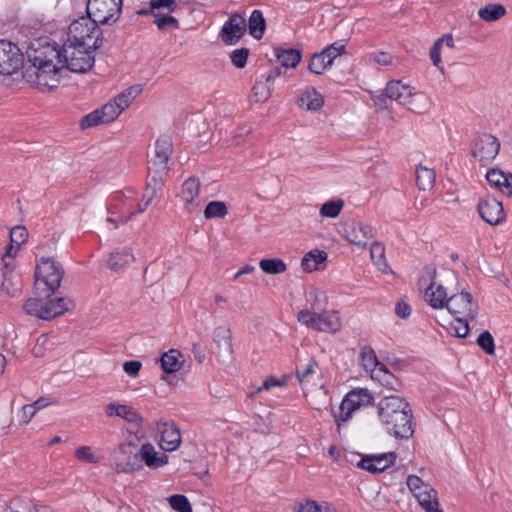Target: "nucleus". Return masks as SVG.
<instances>
[{
  "mask_svg": "<svg viewBox=\"0 0 512 512\" xmlns=\"http://www.w3.org/2000/svg\"><path fill=\"white\" fill-rule=\"evenodd\" d=\"M413 414L409 403L399 395H386V429L396 438H410Z\"/></svg>",
  "mask_w": 512,
  "mask_h": 512,
  "instance_id": "1",
  "label": "nucleus"
},
{
  "mask_svg": "<svg viewBox=\"0 0 512 512\" xmlns=\"http://www.w3.org/2000/svg\"><path fill=\"white\" fill-rule=\"evenodd\" d=\"M386 98L415 114L427 113L431 108V100L426 94L415 91L413 87L399 80L389 81L386 84Z\"/></svg>",
  "mask_w": 512,
  "mask_h": 512,
  "instance_id": "2",
  "label": "nucleus"
},
{
  "mask_svg": "<svg viewBox=\"0 0 512 512\" xmlns=\"http://www.w3.org/2000/svg\"><path fill=\"white\" fill-rule=\"evenodd\" d=\"M99 23L94 21L88 14L74 20L68 28V40L85 49L96 50L102 44Z\"/></svg>",
  "mask_w": 512,
  "mask_h": 512,
  "instance_id": "3",
  "label": "nucleus"
},
{
  "mask_svg": "<svg viewBox=\"0 0 512 512\" xmlns=\"http://www.w3.org/2000/svg\"><path fill=\"white\" fill-rule=\"evenodd\" d=\"M172 152L173 144L169 136H161L156 140L154 152L148 160V174L155 186H162L169 171L168 163Z\"/></svg>",
  "mask_w": 512,
  "mask_h": 512,
  "instance_id": "4",
  "label": "nucleus"
},
{
  "mask_svg": "<svg viewBox=\"0 0 512 512\" xmlns=\"http://www.w3.org/2000/svg\"><path fill=\"white\" fill-rule=\"evenodd\" d=\"M297 320L307 328L324 333H336L342 327L339 313L335 310L311 311L302 309L297 313Z\"/></svg>",
  "mask_w": 512,
  "mask_h": 512,
  "instance_id": "5",
  "label": "nucleus"
},
{
  "mask_svg": "<svg viewBox=\"0 0 512 512\" xmlns=\"http://www.w3.org/2000/svg\"><path fill=\"white\" fill-rule=\"evenodd\" d=\"M64 275L62 266L52 258H41L36 266L35 285L37 290L49 297L61 285Z\"/></svg>",
  "mask_w": 512,
  "mask_h": 512,
  "instance_id": "6",
  "label": "nucleus"
},
{
  "mask_svg": "<svg viewBox=\"0 0 512 512\" xmlns=\"http://www.w3.org/2000/svg\"><path fill=\"white\" fill-rule=\"evenodd\" d=\"M94 49H85L67 41L60 49L59 62L74 73H85L94 65Z\"/></svg>",
  "mask_w": 512,
  "mask_h": 512,
  "instance_id": "7",
  "label": "nucleus"
},
{
  "mask_svg": "<svg viewBox=\"0 0 512 512\" xmlns=\"http://www.w3.org/2000/svg\"><path fill=\"white\" fill-rule=\"evenodd\" d=\"M372 401L373 396L367 389L356 388L349 391L342 399L338 410L332 412L338 430L343 423L353 417L357 410L371 405Z\"/></svg>",
  "mask_w": 512,
  "mask_h": 512,
  "instance_id": "8",
  "label": "nucleus"
},
{
  "mask_svg": "<svg viewBox=\"0 0 512 512\" xmlns=\"http://www.w3.org/2000/svg\"><path fill=\"white\" fill-rule=\"evenodd\" d=\"M23 77L26 82L38 88L52 90L58 87L61 80V69L55 63L25 66Z\"/></svg>",
  "mask_w": 512,
  "mask_h": 512,
  "instance_id": "9",
  "label": "nucleus"
},
{
  "mask_svg": "<svg viewBox=\"0 0 512 512\" xmlns=\"http://www.w3.org/2000/svg\"><path fill=\"white\" fill-rule=\"evenodd\" d=\"M418 284L420 289L424 291V300L433 309L447 307V292L441 283L436 282V270L434 268L427 267L419 278Z\"/></svg>",
  "mask_w": 512,
  "mask_h": 512,
  "instance_id": "10",
  "label": "nucleus"
},
{
  "mask_svg": "<svg viewBox=\"0 0 512 512\" xmlns=\"http://www.w3.org/2000/svg\"><path fill=\"white\" fill-rule=\"evenodd\" d=\"M407 486L425 512H442L437 500V492L420 477H407Z\"/></svg>",
  "mask_w": 512,
  "mask_h": 512,
  "instance_id": "11",
  "label": "nucleus"
},
{
  "mask_svg": "<svg viewBox=\"0 0 512 512\" xmlns=\"http://www.w3.org/2000/svg\"><path fill=\"white\" fill-rule=\"evenodd\" d=\"M122 0H89L87 14L97 23L115 22L121 12Z\"/></svg>",
  "mask_w": 512,
  "mask_h": 512,
  "instance_id": "12",
  "label": "nucleus"
},
{
  "mask_svg": "<svg viewBox=\"0 0 512 512\" xmlns=\"http://www.w3.org/2000/svg\"><path fill=\"white\" fill-rule=\"evenodd\" d=\"M446 308L455 320H473L478 314L477 303L465 291L451 295Z\"/></svg>",
  "mask_w": 512,
  "mask_h": 512,
  "instance_id": "13",
  "label": "nucleus"
},
{
  "mask_svg": "<svg viewBox=\"0 0 512 512\" xmlns=\"http://www.w3.org/2000/svg\"><path fill=\"white\" fill-rule=\"evenodd\" d=\"M139 449L132 442L120 444L114 451L115 469L118 473H130L141 469Z\"/></svg>",
  "mask_w": 512,
  "mask_h": 512,
  "instance_id": "14",
  "label": "nucleus"
},
{
  "mask_svg": "<svg viewBox=\"0 0 512 512\" xmlns=\"http://www.w3.org/2000/svg\"><path fill=\"white\" fill-rule=\"evenodd\" d=\"M23 64V54L14 43L0 40V74L12 75Z\"/></svg>",
  "mask_w": 512,
  "mask_h": 512,
  "instance_id": "15",
  "label": "nucleus"
},
{
  "mask_svg": "<svg viewBox=\"0 0 512 512\" xmlns=\"http://www.w3.org/2000/svg\"><path fill=\"white\" fill-rule=\"evenodd\" d=\"M27 64L26 66H36L41 64L54 63V60L59 61L60 49L56 46L46 42L42 44L40 41L32 43L27 51Z\"/></svg>",
  "mask_w": 512,
  "mask_h": 512,
  "instance_id": "16",
  "label": "nucleus"
},
{
  "mask_svg": "<svg viewBox=\"0 0 512 512\" xmlns=\"http://www.w3.org/2000/svg\"><path fill=\"white\" fill-rule=\"evenodd\" d=\"M135 196L136 193L132 189L114 193L107 203L108 213L110 215H131L132 217L135 214L133 212Z\"/></svg>",
  "mask_w": 512,
  "mask_h": 512,
  "instance_id": "17",
  "label": "nucleus"
},
{
  "mask_svg": "<svg viewBox=\"0 0 512 512\" xmlns=\"http://www.w3.org/2000/svg\"><path fill=\"white\" fill-rule=\"evenodd\" d=\"M500 148L498 139L491 134L480 135L473 146L472 155L480 162H488L493 160Z\"/></svg>",
  "mask_w": 512,
  "mask_h": 512,
  "instance_id": "18",
  "label": "nucleus"
},
{
  "mask_svg": "<svg viewBox=\"0 0 512 512\" xmlns=\"http://www.w3.org/2000/svg\"><path fill=\"white\" fill-rule=\"evenodd\" d=\"M477 208L480 217L490 225H498L505 219L502 203L492 196L481 199Z\"/></svg>",
  "mask_w": 512,
  "mask_h": 512,
  "instance_id": "19",
  "label": "nucleus"
},
{
  "mask_svg": "<svg viewBox=\"0 0 512 512\" xmlns=\"http://www.w3.org/2000/svg\"><path fill=\"white\" fill-rule=\"evenodd\" d=\"M108 417L117 416L125 420L131 429L137 433L143 424V417L133 407L125 404L109 403L105 406Z\"/></svg>",
  "mask_w": 512,
  "mask_h": 512,
  "instance_id": "20",
  "label": "nucleus"
},
{
  "mask_svg": "<svg viewBox=\"0 0 512 512\" xmlns=\"http://www.w3.org/2000/svg\"><path fill=\"white\" fill-rule=\"evenodd\" d=\"M157 431L160 434V447L167 452L178 449L181 444V433L174 422H157Z\"/></svg>",
  "mask_w": 512,
  "mask_h": 512,
  "instance_id": "21",
  "label": "nucleus"
},
{
  "mask_svg": "<svg viewBox=\"0 0 512 512\" xmlns=\"http://www.w3.org/2000/svg\"><path fill=\"white\" fill-rule=\"evenodd\" d=\"M246 20L240 14H233L224 23L220 37L226 44H234L238 42L246 32Z\"/></svg>",
  "mask_w": 512,
  "mask_h": 512,
  "instance_id": "22",
  "label": "nucleus"
},
{
  "mask_svg": "<svg viewBox=\"0 0 512 512\" xmlns=\"http://www.w3.org/2000/svg\"><path fill=\"white\" fill-rule=\"evenodd\" d=\"M360 364L363 369L369 373L374 380H381V374L384 371V364L379 362L374 350L364 346L360 351Z\"/></svg>",
  "mask_w": 512,
  "mask_h": 512,
  "instance_id": "23",
  "label": "nucleus"
},
{
  "mask_svg": "<svg viewBox=\"0 0 512 512\" xmlns=\"http://www.w3.org/2000/svg\"><path fill=\"white\" fill-rule=\"evenodd\" d=\"M200 181L196 177H189L182 184L181 198L188 212H192L199 206Z\"/></svg>",
  "mask_w": 512,
  "mask_h": 512,
  "instance_id": "24",
  "label": "nucleus"
},
{
  "mask_svg": "<svg viewBox=\"0 0 512 512\" xmlns=\"http://www.w3.org/2000/svg\"><path fill=\"white\" fill-rule=\"evenodd\" d=\"M345 238L352 244L365 246L372 239V228L361 222L352 223L344 229Z\"/></svg>",
  "mask_w": 512,
  "mask_h": 512,
  "instance_id": "25",
  "label": "nucleus"
},
{
  "mask_svg": "<svg viewBox=\"0 0 512 512\" xmlns=\"http://www.w3.org/2000/svg\"><path fill=\"white\" fill-rule=\"evenodd\" d=\"M139 453L140 463L144 462L150 469H158L168 463V456L157 452L150 443L143 444L139 449Z\"/></svg>",
  "mask_w": 512,
  "mask_h": 512,
  "instance_id": "26",
  "label": "nucleus"
},
{
  "mask_svg": "<svg viewBox=\"0 0 512 512\" xmlns=\"http://www.w3.org/2000/svg\"><path fill=\"white\" fill-rule=\"evenodd\" d=\"M135 261L132 249L123 247L116 249L108 258L107 264L110 270L118 272Z\"/></svg>",
  "mask_w": 512,
  "mask_h": 512,
  "instance_id": "27",
  "label": "nucleus"
},
{
  "mask_svg": "<svg viewBox=\"0 0 512 512\" xmlns=\"http://www.w3.org/2000/svg\"><path fill=\"white\" fill-rule=\"evenodd\" d=\"M73 307L74 303L69 298L60 297L56 299H49L45 301L46 320H51L57 316L63 315Z\"/></svg>",
  "mask_w": 512,
  "mask_h": 512,
  "instance_id": "28",
  "label": "nucleus"
},
{
  "mask_svg": "<svg viewBox=\"0 0 512 512\" xmlns=\"http://www.w3.org/2000/svg\"><path fill=\"white\" fill-rule=\"evenodd\" d=\"M297 103L300 108L316 111L323 106L324 100L315 88L309 87L299 96Z\"/></svg>",
  "mask_w": 512,
  "mask_h": 512,
  "instance_id": "29",
  "label": "nucleus"
},
{
  "mask_svg": "<svg viewBox=\"0 0 512 512\" xmlns=\"http://www.w3.org/2000/svg\"><path fill=\"white\" fill-rule=\"evenodd\" d=\"M160 362L165 373H175L179 371L183 365V354L179 350L171 349L161 356Z\"/></svg>",
  "mask_w": 512,
  "mask_h": 512,
  "instance_id": "30",
  "label": "nucleus"
},
{
  "mask_svg": "<svg viewBox=\"0 0 512 512\" xmlns=\"http://www.w3.org/2000/svg\"><path fill=\"white\" fill-rule=\"evenodd\" d=\"M213 341L216 344L219 353L223 355H231L232 343H231V331L229 328L224 326L216 327L213 331Z\"/></svg>",
  "mask_w": 512,
  "mask_h": 512,
  "instance_id": "31",
  "label": "nucleus"
},
{
  "mask_svg": "<svg viewBox=\"0 0 512 512\" xmlns=\"http://www.w3.org/2000/svg\"><path fill=\"white\" fill-rule=\"evenodd\" d=\"M416 184L420 190L427 191L434 187L436 173L434 169L419 164L415 170Z\"/></svg>",
  "mask_w": 512,
  "mask_h": 512,
  "instance_id": "32",
  "label": "nucleus"
},
{
  "mask_svg": "<svg viewBox=\"0 0 512 512\" xmlns=\"http://www.w3.org/2000/svg\"><path fill=\"white\" fill-rule=\"evenodd\" d=\"M327 259V253L322 250L314 249L306 253L301 261V266L306 272H313L319 269V266Z\"/></svg>",
  "mask_w": 512,
  "mask_h": 512,
  "instance_id": "33",
  "label": "nucleus"
},
{
  "mask_svg": "<svg viewBox=\"0 0 512 512\" xmlns=\"http://www.w3.org/2000/svg\"><path fill=\"white\" fill-rule=\"evenodd\" d=\"M384 461V453L376 455H365L356 463V466L372 474L384 471V466H380Z\"/></svg>",
  "mask_w": 512,
  "mask_h": 512,
  "instance_id": "34",
  "label": "nucleus"
},
{
  "mask_svg": "<svg viewBox=\"0 0 512 512\" xmlns=\"http://www.w3.org/2000/svg\"><path fill=\"white\" fill-rule=\"evenodd\" d=\"M141 92L142 88L140 85L131 86L117 95L112 102L123 112Z\"/></svg>",
  "mask_w": 512,
  "mask_h": 512,
  "instance_id": "35",
  "label": "nucleus"
},
{
  "mask_svg": "<svg viewBox=\"0 0 512 512\" xmlns=\"http://www.w3.org/2000/svg\"><path fill=\"white\" fill-rule=\"evenodd\" d=\"M266 23L263 13L260 10H254L248 20V28L250 35L259 40L263 37Z\"/></svg>",
  "mask_w": 512,
  "mask_h": 512,
  "instance_id": "36",
  "label": "nucleus"
},
{
  "mask_svg": "<svg viewBox=\"0 0 512 512\" xmlns=\"http://www.w3.org/2000/svg\"><path fill=\"white\" fill-rule=\"evenodd\" d=\"M276 56L280 65L285 68H294L301 61V53L296 49L277 50Z\"/></svg>",
  "mask_w": 512,
  "mask_h": 512,
  "instance_id": "37",
  "label": "nucleus"
},
{
  "mask_svg": "<svg viewBox=\"0 0 512 512\" xmlns=\"http://www.w3.org/2000/svg\"><path fill=\"white\" fill-rule=\"evenodd\" d=\"M14 253V247L13 245H10L6 251V253L2 257L3 262V268H2V274H3V282H2V288L8 292H10V289L6 287L7 282L10 280V276L13 274V270L15 267V261L13 257Z\"/></svg>",
  "mask_w": 512,
  "mask_h": 512,
  "instance_id": "38",
  "label": "nucleus"
},
{
  "mask_svg": "<svg viewBox=\"0 0 512 512\" xmlns=\"http://www.w3.org/2000/svg\"><path fill=\"white\" fill-rule=\"evenodd\" d=\"M327 57L323 51L314 54L308 65L309 71L317 75L323 74L332 65L331 58Z\"/></svg>",
  "mask_w": 512,
  "mask_h": 512,
  "instance_id": "39",
  "label": "nucleus"
},
{
  "mask_svg": "<svg viewBox=\"0 0 512 512\" xmlns=\"http://www.w3.org/2000/svg\"><path fill=\"white\" fill-rule=\"evenodd\" d=\"M505 13L506 9L504 6L499 4H489L481 8L478 15L486 22H493L503 17Z\"/></svg>",
  "mask_w": 512,
  "mask_h": 512,
  "instance_id": "40",
  "label": "nucleus"
},
{
  "mask_svg": "<svg viewBox=\"0 0 512 512\" xmlns=\"http://www.w3.org/2000/svg\"><path fill=\"white\" fill-rule=\"evenodd\" d=\"M149 13L153 16H159L162 13H172L177 8V0H150Z\"/></svg>",
  "mask_w": 512,
  "mask_h": 512,
  "instance_id": "41",
  "label": "nucleus"
},
{
  "mask_svg": "<svg viewBox=\"0 0 512 512\" xmlns=\"http://www.w3.org/2000/svg\"><path fill=\"white\" fill-rule=\"evenodd\" d=\"M261 270L267 274L284 273L287 269L285 262L279 258L262 259L259 262Z\"/></svg>",
  "mask_w": 512,
  "mask_h": 512,
  "instance_id": "42",
  "label": "nucleus"
},
{
  "mask_svg": "<svg viewBox=\"0 0 512 512\" xmlns=\"http://www.w3.org/2000/svg\"><path fill=\"white\" fill-rule=\"evenodd\" d=\"M23 308L27 314L46 320L44 300L30 298L25 302Z\"/></svg>",
  "mask_w": 512,
  "mask_h": 512,
  "instance_id": "43",
  "label": "nucleus"
},
{
  "mask_svg": "<svg viewBox=\"0 0 512 512\" xmlns=\"http://www.w3.org/2000/svg\"><path fill=\"white\" fill-rule=\"evenodd\" d=\"M344 207V201L341 199L325 202L320 208V215L325 218H336Z\"/></svg>",
  "mask_w": 512,
  "mask_h": 512,
  "instance_id": "44",
  "label": "nucleus"
},
{
  "mask_svg": "<svg viewBox=\"0 0 512 512\" xmlns=\"http://www.w3.org/2000/svg\"><path fill=\"white\" fill-rule=\"evenodd\" d=\"M228 213L227 206L222 201H211L207 204L204 215L207 219L224 218Z\"/></svg>",
  "mask_w": 512,
  "mask_h": 512,
  "instance_id": "45",
  "label": "nucleus"
},
{
  "mask_svg": "<svg viewBox=\"0 0 512 512\" xmlns=\"http://www.w3.org/2000/svg\"><path fill=\"white\" fill-rule=\"evenodd\" d=\"M27 237H28L27 230L23 226H16L11 230V232H10L11 244L10 245H13V247H14V254L17 253L21 244L26 242Z\"/></svg>",
  "mask_w": 512,
  "mask_h": 512,
  "instance_id": "46",
  "label": "nucleus"
},
{
  "mask_svg": "<svg viewBox=\"0 0 512 512\" xmlns=\"http://www.w3.org/2000/svg\"><path fill=\"white\" fill-rule=\"evenodd\" d=\"M310 295L313 297V302L311 303V307L307 308L311 311H322L326 308L327 305V295L324 291L314 288Z\"/></svg>",
  "mask_w": 512,
  "mask_h": 512,
  "instance_id": "47",
  "label": "nucleus"
},
{
  "mask_svg": "<svg viewBox=\"0 0 512 512\" xmlns=\"http://www.w3.org/2000/svg\"><path fill=\"white\" fill-rule=\"evenodd\" d=\"M171 507L177 512H192V507L187 497L184 495H173L169 498Z\"/></svg>",
  "mask_w": 512,
  "mask_h": 512,
  "instance_id": "48",
  "label": "nucleus"
},
{
  "mask_svg": "<svg viewBox=\"0 0 512 512\" xmlns=\"http://www.w3.org/2000/svg\"><path fill=\"white\" fill-rule=\"evenodd\" d=\"M371 259L380 270L384 266V244L381 242H374L370 247Z\"/></svg>",
  "mask_w": 512,
  "mask_h": 512,
  "instance_id": "49",
  "label": "nucleus"
},
{
  "mask_svg": "<svg viewBox=\"0 0 512 512\" xmlns=\"http://www.w3.org/2000/svg\"><path fill=\"white\" fill-rule=\"evenodd\" d=\"M99 110L104 123H110L114 121L122 113L112 101L105 104Z\"/></svg>",
  "mask_w": 512,
  "mask_h": 512,
  "instance_id": "50",
  "label": "nucleus"
},
{
  "mask_svg": "<svg viewBox=\"0 0 512 512\" xmlns=\"http://www.w3.org/2000/svg\"><path fill=\"white\" fill-rule=\"evenodd\" d=\"M318 364L314 360H309L302 368L297 369V377L301 384L309 381V377L316 372Z\"/></svg>",
  "mask_w": 512,
  "mask_h": 512,
  "instance_id": "51",
  "label": "nucleus"
},
{
  "mask_svg": "<svg viewBox=\"0 0 512 512\" xmlns=\"http://www.w3.org/2000/svg\"><path fill=\"white\" fill-rule=\"evenodd\" d=\"M477 344L489 355L495 352L494 338L488 331L482 332L478 339Z\"/></svg>",
  "mask_w": 512,
  "mask_h": 512,
  "instance_id": "52",
  "label": "nucleus"
},
{
  "mask_svg": "<svg viewBox=\"0 0 512 512\" xmlns=\"http://www.w3.org/2000/svg\"><path fill=\"white\" fill-rule=\"evenodd\" d=\"M104 121L101 117L100 110L97 109L81 119L80 126L82 129L94 127L99 124H103Z\"/></svg>",
  "mask_w": 512,
  "mask_h": 512,
  "instance_id": "53",
  "label": "nucleus"
},
{
  "mask_svg": "<svg viewBox=\"0 0 512 512\" xmlns=\"http://www.w3.org/2000/svg\"><path fill=\"white\" fill-rule=\"evenodd\" d=\"M169 14L170 13H162L159 16H154V23L156 24L159 30H164L167 28V26H173L174 28H178V20Z\"/></svg>",
  "mask_w": 512,
  "mask_h": 512,
  "instance_id": "54",
  "label": "nucleus"
},
{
  "mask_svg": "<svg viewBox=\"0 0 512 512\" xmlns=\"http://www.w3.org/2000/svg\"><path fill=\"white\" fill-rule=\"evenodd\" d=\"M249 56V49L247 48H239L232 51L230 55L231 62L237 68L245 67L247 63V59Z\"/></svg>",
  "mask_w": 512,
  "mask_h": 512,
  "instance_id": "55",
  "label": "nucleus"
},
{
  "mask_svg": "<svg viewBox=\"0 0 512 512\" xmlns=\"http://www.w3.org/2000/svg\"><path fill=\"white\" fill-rule=\"evenodd\" d=\"M507 176L504 173L497 169H491L486 174L487 181L498 188H501L506 185Z\"/></svg>",
  "mask_w": 512,
  "mask_h": 512,
  "instance_id": "56",
  "label": "nucleus"
},
{
  "mask_svg": "<svg viewBox=\"0 0 512 512\" xmlns=\"http://www.w3.org/2000/svg\"><path fill=\"white\" fill-rule=\"evenodd\" d=\"M252 96L255 102H264L270 97V90L266 83L257 82L252 88Z\"/></svg>",
  "mask_w": 512,
  "mask_h": 512,
  "instance_id": "57",
  "label": "nucleus"
},
{
  "mask_svg": "<svg viewBox=\"0 0 512 512\" xmlns=\"http://www.w3.org/2000/svg\"><path fill=\"white\" fill-rule=\"evenodd\" d=\"M75 457L82 462L85 463H96L97 457L92 451V448L89 446H81L76 449Z\"/></svg>",
  "mask_w": 512,
  "mask_h": 512,
  "instance_id": "58",
  "label": "nucleus"
},
{
  "mask_svg": "<svg viewBox=\"0 0 512 512\" xmlns=\"http://www.w3.org/2000/svg\"><path fill=\"white\" fill-rule=\"evenodd\" d=\"M296 512H326V510L317 501L306 499L297 505Z\"/></svg>",
  "mask_w": 512,
  "mask_h": 512,
  "instance_id": "59",
  "label": "nucleus"
},
{
  "mask_svg": "<svg viewBox=\"0 0 512 512\" xmlns=\"http://www.w3.org/2000/svg\"><path fill=\"white\" fill-rule=\"evenodd\" d=\"M252 132V126L249 124H241L236 127L233 134V144L240 145L245 141L246 137Z\"/></svg>",
  "mask_w": 512,
  "mask_h": 512,
  "instance_id": "60",
  "label": "nucleus"
},
{
  "mask_svg": "<svg viewBox=\"0 0 512 512\" xmlns=\"http://www.w3.org/2000/svg\"><path fill=\"white\" fill-rule=\"evenodd\" d=\"M160 187L161 186H155V183L151 180V177H149V181L142 197V201L144 202V207H142V210H146L149 207L154 197L156 196L157 188Z\"/></svg>",
  "mask_w": 512,
  "mask_h": 512,
  "instance_id": "61",
  "label": "nucleus"
},
{
  "mask_svg": "<svg viewBox=\"0 0 512 512\" xmlns=\"http://www.w3.org/2000/svg\"><path fill=\"white\" fill-rule=\"evenodd\" d=\"M402 389V382L400 378L395 375L393 372L389 371V368L386 367V391L391 390L398 392Z\"/></svg>",
  "mask_w": 512,
  "mask_h": 512,
  "instance_id": "62",
  "label": "nucleus"
},
{
  "mask_svg": "<svg viewBox=\"0 0 512 512\" xmlns=\"http://www.w3.org/2000/svg\"><path fill=\"white\" fill-rule=\"evenodd\" d=\"M411 312H412L411 306L404 300L399 299L395 303L394 313L397 317H399L401 319H407L411 315Z\"/></svg>",
  "mask_w": 512,
  "mask_h": 512,
  "instance_id": "63",
  "label": "nucleus"
},
{
  "mask_svg": "<svg viewBox=\"0 0 512 512\" xmlns=\"http://www.w3.org/2000/svg\"><path fill=\"white\" fill-rule=\"evenodd\" d=\"M49 344V336L42 334L37 338L36 344L32 349L35 357H43L45 354L46 346Z\"/></svg>",
  "mask_w": 512,
  "mask_h": 512,
  "instance_id": "64",
  "label": "nucleus"
}]
</instances>
